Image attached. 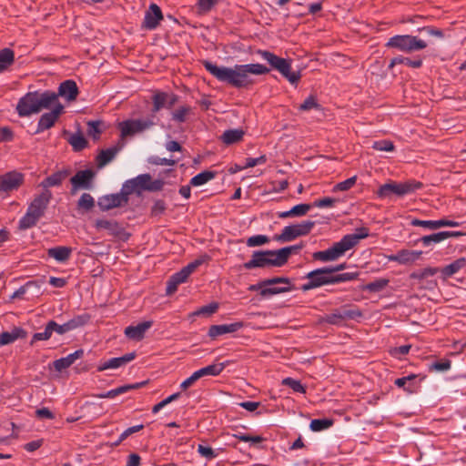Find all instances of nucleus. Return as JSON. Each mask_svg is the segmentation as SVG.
Here are the masks:
<instances>
[{"instance_id":"obj_1","label":"nucleus","mask_w":466,"mask_h":466,"mask_svg":"<svg viewBox=\"0 0 466 466\" xmlns=\"http://www.w3.org/2000/svg\"><path fill=\"white\" fill-rule=\"evenodd\" d=\"M203 65L207 71L218 80L236 87H243L252 84L251 75L258 76L269 72V68L261 64L236 65L234 67H226L205 61Z\"/></svg>"},{"instance_id":"obj_31","label":"nucleus","mask_w":466,"mask_h":466,"mask_svg":"<svg viewBox=\"0 0 466 466\" xmlns=\"http://www.w3.org/2000/svg\"><path fill=\"white\" fill-rule=\"evenodd\" d=\"M187 278H188V276L186 274V272L183 269L173 274L167 283V295L173 294L177 290L178 285L186 282Z\"/></svg>"},{"instance_id":"obj_64","label":"nucleus","mask_w":466,"mask_h":466,"mask_svg":"<svg viewBox=\"0 0 466 466\" xmlns=\"http://www.w3.org/2000/svg\"><path fill=\"white\" fill-rule=\"evenodd\" d=\"M267 161V157L265 155H262L258 157H249V158H247L246 159V162H245V167L246 168H248V167H253L257 165H261V164H264L265 162Z\"/></svg>"},{"instance_id":"obj_7","label":"nucleus","mask_w":466,"mask_h":466,"mask_svg":"<svg viewBox=\"0 0 466 466\" xmlns=\"http://www.w3.org/2000/svg\"><path fill=\"white\" fill-rule=\"evenodd\" d=\"M257 53L263 60L267 61L270 65L271 68L279 71L285 78H287L290 84L295 85L300 79L299 72L291 71L290 60L279 57L267 50H258Z\"/></svg>"},{"instance_id":"obj_57","label":"nucleus","mask_w":466,"mask_h":466,"mask_svg":"<svg viewBox=\"0 0 466 466\" xmlns=\"http://www.w3.org/2000/svg\"><path fill=\"white\" fill-rule=\"evenodd\" d=\"M198 452L204 458L208 459V460H212L214 458H216L218 456V454L215 452V451L209 447V446H205V445H202V444H199L198 446Z\"/></svg>"},{"instance_id":"obj_47","label":"nucleus","mask_w":466,"mask_h":466,"mask_svg":"<svg viewBox=\"0 0 466 466\" xmlns=\"http://www.w3.org/2000/svg\"><path fill=\"white\" fill-rule=\"evenodd\" d=\"M388 284H389V279H376V280H374L372 282L368 283L364 287V289L368 290L370 292H380L383 289H385Z\"/></svg>"},{"instance_id":"obj_15","label":"nucleus","mask_w":466,"mask_h":466,"mask_svg":"<svg viewBox=\"0 0 466 466\" xmlns=\"http://www.w3.org/2000/svg\"><path fill=\"white\" fill-rule=\"evenodd\" d=\"M127 201L128 198L125 197V194H107L98 198L97 206L101 211H108L126 205Z\"/></svg>"},{"instance_id":"obj_30","label":"nucleus","mask_w":466,"mask_h":466,"mask_svg":"<svg viewBox=\"0 0 466 466\" xmlns=\"http://www.w3.org/2000/svg\"><path fill=\"white\" fill-rule=\"evenodd\" d=\"M72 248L65 246L51 248L47 250L48 256L57 262L66 261L70 258Z\"/></svg>"},{"instance_id":"obj_9","label":"nucleus","mask_w":466,"mask_h":466,"mask_svg":"<svg viewBox=\"0 0 466 466\" xmlns=\"http://www.w3.org/2000/svg\"><path fill=\"white\" fill-rule=\"evenodd\" d=\"M387 46L398 48L402 52L410 53L426 48L427 44L417 36L404 35L392 36L388 41Z\"/></svg>"},{"instance_id":"obj_4","label":"nucleus","mask_w":466,"mask_h":466,"mask_svg":"<svg viewBox=\"0 0 466 466\" xmlns=\"http://www.w3.org/2000/svg\"><path fill=\"white\" fill-rule=\"evenodd\" d=\"M359 277L358 272H344L339 274H331L329 267L314 269L306 276L308 282L303 284L304 291L324 285L347 282L356 279Z\"/></svg>"},{"instance_id":"obj_20","label":"nucleus","mask_w":466,"mask_h":466,"mask_svg":"<svg viewBox=\"0 0 466 466\" xmlns=\"http://www.w3.org/2000/svg\"><path fill=\"white\" fill-rule=\"evenodd\" d=\"M95 226L96 229L106 230L107 233L113 237L120 238L125 233L123 227L113 219H96Z\"/></svg>"},{"instance_id":"obj_22","label":"nucleus","mask_w":466,"mask_h":466,"mask_svg":"<svg viewBox=\"0 0 466 466\" xmlns=\"http://www.w3.org/2000/svg\"><path fill=\"white\" fill-rule=\"evenodd\" d=\"M243 326L244 324L241 321L229 324L212 325L208 329V336L211 338H217L227 333H234L241 329Z\"/></svg>"},{"instance_id":"obj_24","label":"nucleus","mask_w":466,"mask_h":466,"mask_svg":"<svg viewBox=\"0 0 466 466\" xmlns=\"http://www.w3.org/2000/svg\"><path fill=\"white\" fill-rule=\"evenodd\" d=\"M411 225L415 227H423L430 229H437L441 227H459L460 223L454 220L440 219V220H420L413 219Z\"/></svg>"},{"instance_id":"obj_56","label":"nucleus","mask_w":466,"mask_h":466,"mask_svg":"<svg viewBox=\"0 0 466 466\" xmlns=\"http://www.w3.org/2000/svg\"><path fill=\"white\" fill-rule=\"evenodd\" d=\"M356 180H357V177L354 176V177H351L342 182H339L338 183L335 187H334V190L335 191H346V190H349L350 188H351L355 183H356Z\"/></svg>"},{"instance_id":"obj_6","label":"nucleus","mask_w":466,"mask_h":466,"mask_svg":"<svg viewBox=\"0 0 466 466\" xmlns=\"http://www.w3.org/2000/svg\"><path fill=\"white\" fill-rule=\"evenodd\" d=\"M288 248L279 250L255 251L249 261L244 264V268L251 269L255 268L280 267L285 264V256Z\"/></svg>"},{"instance_id":"obj_25","label":"nucleus","mask_w":466,"mask_h":466,"mask_svg":"<svg viewBox=\"0 0 466 466\" xmlns=\"http://www.w3.org/2000/svg\"><path fill=\"white\" fill-rule=\"evenodd\" d=\"M132 182L136 185L137 192L142 190H157L161 187L160 181L151 183V177L148 174L138 175L135 178H132Z\"/></svg>"},{"instance_id":"obj_35","label":"nucleus","mask_w":466,"mask_h":466,"mask_svg":"<svg viewBox=\"0 0 466 466\" xmlns=\"http://www.w3.org/2000/svg\"><path fill=\"white\" fill-rule=\"evenodd\" d=\"M66 171H58L51 176L47 177L45 180L40 183V186L46 189L50 187L59 186L62 181L66 177Z\"/></svg>"},{"instance_id":"obj_55","label":"nucleus","mask_w":466,"mask_h":466,"mask_svg":"<svg viewBox=\"0 0 466 466\" xmlns=\"http://www.w3.org/2000/svg\"><path fill=\"white\" fill-rule=\"evenodd\" d=\"M233 437L241 441L250 442L252 444L260 443L263 441L261 436H250L240 432L233 434Z\"/></svg>"},{"instance_id":"obj_63","label":"nucleus","mask_w":466,"mask_h":466,"mask_svg":"<svg viewBox=\"0 0 466 466\" xmlns=\"http://www.w3.org/2000/svg\"><path fill=\"white\" fill-rule=\"evenodd\" d=\"M51 322H52V326L54 329V332L59 334V335H63L66 332L71 331L70 325L68 324L67 321L65 322L64 324H58L54 320H51Z\"/></svg>"},{"instance_id":"obj_27","label":"nucleus","mask_w":466,"mask_h":466,"mask_svg":"<svg viewBox=\"0 0 466 466\" xmlns=\"http://www.w3.org/2000/svg\"><path fill=\"white\" fill-rule=\"evenodd\" d=\"M26 331L19 327H14L10 331H4L0 334V347L11 344L18 339H25Z\"/></svg>"},{"instance_id":"obj_60","label":"nucleus","mask_w":466,"mask_h":466,"mask_svg":"<svg viewBox=\"0 0 466 466\" xmlns=\"http://www.w3.org/2000/svg\"><path fill=\"white\" fill-rule=\"evenodd\" d=\"M218 2V0H198V8L200 13H207Z\"/></svg>"},{"instance_id":"obj_18","label":"nucleus","mask_w":466,"mask_h":466,"mask_svg":"<svg viewBox=\"0 0 466 466\" xmlns=\"http://www.w3.org/2000/svg\"><path fill=\"white\" fill-rule=\"evenodd\" d=\"M23 181V176L17 172H8L0 176V192H8L17 188Z\"/></svg>"},{"instance_id":"obj_36","label":"nucleus","mask_w":466,"mask_h":466,"mask_svg":"<svg viewBox=\"0 0 466 466\" xmlns=\"http://www.w3.org/2000/svg\"><path fill=\"white\" fill-rule=\"evenodd\" d=\"M311 208V205L309 204H299L294 206L288 211H284L279 214V218H290V217H302L306 215Z\"/></svg>"},{"instance_id":"obj_2","label":"nucleus","mask_w":466,"mask_h":466,"mask_svg":"<svg viewBox=\"0 0 466 466\" xmlns=\"http://www.w3.org/2000/svg\"><path fill=\"white\" fill-rule=\"evenodd\" d=\"M368 236L369 230L367 228H358L354 233L345 235L339 241L334 243L329 248L314 252L313 258L322 262L335 261Z\"/></svg>"},{"instance_id":"obj_52","label":"nucleus","mask_w":466,"mask_h":466,"mask_svg":"<svg viewBox=\"0 0 466 466\" xmlns=\"http://www.w3.org/2000/svg\"><path fill=\"white\" fill-rule=\"evenodd\" d=\"M89 320V316L86 314L78 315L68 320V324L70 325L71 330L76 329L79 327L84 326Z\"/></svg>"},{"instance_id":"obj_33","label":"nucleus","mask_w":466,"mask_h":466,"mask_svg":"<svg viewBox=\"0 0 466 466\" xmlns=\"http://www.w3.org/2000/svg\"><path fill=\"white\" fill-rule=\"evenodd\" d=\"M244 135L242 128L228 129L221 135V140L226 145H232L241 141Z\"/></svg>"},{"instance_id":"obj_58","label":"nucleus","mask_w":466,"mask_h":466,"mask_svg":"<svg viewBox=\"0 0 466 466\" xmlns=\"http://www.w3.org/2000/svg\"><path fill=\"white\" fill-rule=\"evenodd\" d=\"M100 123L98 121H89L87 123V134L92 137L94 139H97L101 133L99 128Z\"/></svg>"},{"instance_id":"obj_28","label":"nucleus","mask_w":466,"mask_h":466,"mask_svg":"<svg viewBox=\"0 0 466 466\" xmlns=\"http://www.w3.org/2000/svg\"><path fill=\"white\" fill-rule=\"evenodd\" d=\"M84 354L82 350H77L73 353L68 354L66 357L58 359L54 361V368L56 371H62L70 367L76 360L80 359Z\"/></svg>"},{"instance_id":"obj_44","label":"nucleus","mask_w":466,"mask_h":466,"mask_svg":"<svg viewBox=\"0 0 466 466\" xmlns=\"http://www.w3.org/2000/svg\"><path fill=\"white\" fill-rule=\"evenodd\" d=\"M95 207V199L89 193H84L81 195L77 201L78 209L89 211Z\"/></svg>"},{"instance_id":"obj_23","label":"nucleus","mask_w":466,"mask_h":466,"mask_svg":"<svg viewBox=\"0 0 466 466\" xmlns=\"http://www.w3.org/2000/svg\"><path fill=\"white\" fill-rule=\"evenodd\" d=\"M151 326L152 321L140 322L137 325L127 327L124 333L129 339L138 341L145 337L146 332L151 328Z\"/></svg>"},{"instance_id":"obj_12","label":"nucleus","mask_w":466,"mask_h":466,"mask_svg":"<svg viewBox=\"0 0 466 466\" xmlns=\"http://www.w3.org/2000/svg\"><path fill=\"white\" fill-rule=\"evenodd\" d=\"M265 288L261 289L260 295L268 298L273 295L290 291L292 289L290 281L287 278H272L263 280Z\"/></svg>"},{"instance_id":"obj_38","label":"nucleus","mask_w":466,"mask_h":466,"mask_svg":"<svg viewBox=\"0 0 466 466\" xmlns=\"http://www.w3.org/2000/svg\"><path fill=\"white\" fill-rule=\"evenodd\" d=\"M15 60L14 51L9 48H4L0 51V73L10 66Z\"/></svg>"},{"instance_id":"obj_3","label":"nucleus","mask_w":466,"mask_h":466,"mask_svg":"<svg viewBox=\"0 0 466 466\" xmlns=\"http://www.w3.org/2000/svg\"><path fill=\"white\" fill-rule=\"evenodd\" d=\"M56 100L57 95L53 91L28 92L19 99L16 111L20 116H29L43 109L51 108Z\"/></svg>"},{"instance_id":"obj_10","label":"nucleus","mask_w":466,"mask_h":466,"mask_svg":"<svg viewBox=\"0 0 466 466\" xmlns=\"http://www.w3.org/2000/svg\"><path fill=\"white\" fill-rule=\"evenodd\" d=\"M154 118L155 116H152L147 119H128L120 122L118 129L120 130L121 137H132L150 129L156 124Z\"/></svg>"},{"instance_id":"obj_50","label":"nucleus","mask_w":466,"mask_h":466,"mask_svg":"<svg viewBox=\"0 0 466 466\" xmlns=\"http://www.w3.org/2000/svg\"><path fill=\"white\" fill-rule=\"evenodd\" d=\"M372 148L378 151L391 152L394 150V145L390 140H378L372 144Z\"/></svg>"},{"instance_id":"obj_42","label":"nucleus","mask_w":466,"mask_h":466,"mask_svg":"<svg viewBox=\"0 0 466 466\" xmlns=\"http://www.w3.org/2000/svg\"><path fill=\"white\" fill-rule=\"evenodd\" d=\"M400 64H404V65H406L410 67H413V68H419L421 66L422 61L420 59L412 60L410 58L403 57V56H396V57L392 58L389 66L393 67L395 65H400Z\"/></svg>"},{"instance_id":"obj_62","label":"nucleus","mask_w":466,"mask_h":466,"mask_svg":"<svg viewBox=\"0 0 466 466\" xmlns=\"http://www.w3.org/2000/svg\"><path fill=\"white\" fill-rule=\"evenodd\" d=\"M137 192L136 185L132 182V179L126 181L121 188L120 194H125V197L128 198V195Z\"/></svg>"},{"instance_id":"obj_14","label":"nucleus","mask_w":466,"mask_h":466,"mask_svg":"<svg viewBox=\"0 0 466 466\" xmlns=\"http://www.w3.org/2000/svg\"><path fill=\"white\" fill-rule=\"evenodd\" d=\"M95 173L91 169H85L76 172L70 179L72 184L71 193L75 194L79 189L92 188V182Z\"/></svg>"},{"instance_id":"obj_13","label":"nucleus","mask_w":466,"mask_h":466,"mask_svg":"<svg viewBox=\"0 0 466 466\" xmlns=\"http://www.w3.org/2000/svg\"><path fill=\"white\" fill-rule=\"evenodd\" d=\"M51 111L41 116L35 133H41L52 127L64 110V106L57 99L50 108Z\"/></svg>"},{"instance_id":"obj_19","label":"nucleus","mask_w":466,"mask_h":466,"mask_svg":"<svg viewBox=\"0 0 466 466\" xmlns=\"http://www.w3.org/2000/svg\"><path fill=\"white\" fill-rule=\"evenodd\" d=\"M135 357H136L135 352H130V353H127L121 357L109 359L107 360L101 362L97 367V370L103 371L106 370L118 369L120 367L125 366L127 363L130 362L131 360H133L135 359Z\"/></svg>"},{"instance_id":"obj_40","label":"nucleus","mask_w":466,"mask_h":466,"mask_svg":"<svg viewBox=\"0 0 466 466\" xmlns=\"http://www.w3.org/2000/svg\"><path fill=\"white\" fill-rule=\"evenodd\" d=\"M215 177V172L203 171L194 176L190 180V185L193 187H199L205 185Z\"/></svg>"},{"instance_id":"obj_11","label":"nucleus","mask_w":466,"mask_h":466,"mask_svg":"<svg viewBox=\"0 0 466 466\" xmlns=\"http://www.w3.org/2000/svg\"><path fill=\"white\" fill-rule=\"evenodd\" d=\"M315 225L314 221L305 220L300 223L286 226L276 239L281 242L292 241L298 237L308 235Z\"/></svg>"},{"instance_id":"obj_26","label":"nucleus","mask_w":466,"mask_h":466,"mask_svg":"<svg viewBox=\"0 0 466 466\" xmlns=\"http://www.w3.org/2000/svg\"><path fill=\"white\" fill-rule=\"evenodd\" d=\"M78 88L75 81L66 80L62 82L58 87L57 97L60 96L65 97L67 101H73L76 98Z\"/></svg>"},{"instance_id":"obj_16","label":"nucleus","mask_w":466,"mask_h":466,"mask_svg":"<svg viewBox=\"0 0 466 466\" xmlns=\"http://www.w3.org/2000/svg\"><path fill=\"white\" fill-rule=\"evenodd\" d=\"M161 20H163V14L160 7L157 4H151L145 13L142 28L154 30Z\"/></svg>"},{"instance_id":"obj_51","label":"nucleus","mask_w":466,"mask_h":466,"mask_svg":"<svg viewBox=\"0 0 466 466\" xmlns=\"http://www.w3.org/2000/svg\"><path fill=\"white\" fill-rule=\"evenodd\" d=\"M282 384L291 388L295 392L305 393V387L298 380L292 378H285Z\"/></svg>"},{"instance_id":"obj_61","label":"nucleus","mask_w":466,"mask_h":466,"mask_svg":"<svg viewBox=\"0 0 466 466\" xmlns=\"http://www.w3.org/2000/svg\"><path fill=\"white\" fill-rule=\"evenodd\" d=\"M319 109V105L317 103L316 99L314 98V96H309L300 106H299V109L300 110H303V111H308V110H310V109Z\"/></svg>"},{"instance_id":"obj_49","label":"nucleus","mask_w":466,"mask_h":466,"mask_svg":"<svg viewBox=\"0 0 466 466\" xmlns=\"http://www.w3.org/2000/svg\"><path fill=\"white\" fill-rule=\"evenodd\" d=\"M444 240H446V238L443 231L434 233L429 236H424L420 238L421 243L426 247L431 246L433 243H440Z\"/></svg>"},{"instance_id":"obj_41","label":"nucleus","mask_w":466,"mask_h":466,"mask_svg":"<svg viewBox=\"0 0 466 466\" xmlns=\"http://www.w3.org/2000/svg\"><path fill=\"white\" fill-rule=\"evenodd\" d=\"M137 387V384L136 385H125L118 387L116 389L110 390L108 391L97 394L96 397L100 399H113L122 393L127 392V390L131 389H135Z\"/></svg>"},{"instance_id":"obj_54","label":"nucleus","mask_w":466,"mask_h":466,"mask_svg":"<svg viewBox=\"0 0 466 466\" xmlns=\"http://www.w3.org/2000/svg\"><path fill=\"white\" fill-rule=\"evenodd\" d=\"M268 242V238L265 235H255L252 237H249L247 239V246L248 247H258L262 246Z\"/></svg>"},{"instance_id":"obj_43","label":"nucleus","mask_w":466,"mask_h":466,"mask_svg":"<svg viewBox=\"0 0 466 466\" xmlns=\"http://www.w3.org/2000/svg\"><path fill=\"white\" fill-rule=\"evenodd\" d=\"M333 425V420L331 419H315L310 421L309 429L312 431H321L328 430Z\"/></svg>"},{"instance_id":"obj_59","label":"nucleus","mask_w":466,"mask_h":466,"mask_svg":"<svg viewBox=\"0 0 466 466\" xmlns=\"http://www.w3.org/2000/svg\"><path fill=\"white\" fill-rule=\"evenodd\" d=\"M218 309V303H210L208 305H206L202 308H200L198 310L195 311L193 315L198 316V315H211L217 311Z\"/></svg>"},{"instance_id":"obj_53","label":"nucleus","mask_w":466,"mask_h":466,"mask_svg":"<svg viewBox=\"0 0 466 466\" xmlns=\"http://www.w3.org/2000/svg\"><path fill=\"white\" fill-rule=\"evenodd\" d=\"M451 360H441L431 364L430 370H435L438 372H444L451 369Z\"/></svg>"},{"instance_id":"obj_8","label":"nucleus","mask_w":466,"mask_h":466,"mask_svg":"<svg viewBox=\"0 0 466 466\" xmlns=\"http://www.w3.org/2000/svg\"><path fill=\"white\" fill-rule=\"evenodd\" d=\"M422 184L415 180H408L403 183L389 182L381 185L377 195L380 198H390L392 195L403 197L420 189Z\"/></svg>"},{"instance_id":"obj_39","label":"nucleus","mask_w":466,"mask_h":466,"mask_svg":"<svg viewBox=\"0 0 466 466\" xmlns=\"http://www.w3.org/2000/svg\"><path fill=\"white\" fill-rule=\"evenodd\" d=\"M466 264L465 258H459L452 263L447 265L441 269V273L445 278L451 277L453 274L457 273L461 268H463Z\"/></svg>"},{"instance_id":"obj_5","label":"nucleus","mask_w":466,"mask_h":466,"mask_svg":"<svg viewBox=\"0 0 466 466\" xmlns=\"http://www.w3.org/2000/svg\"><path fill=\"white\" fill-rule=\"evenodd\" d=\"M51 198L52 193L48 189L36 196L28 207L25 216L19 220V228L27 229L34 227L44 215Z\"/></svg>"},{"instance_id":"obj_46","label":"nucleus","mask_w":466,"mask_h":466,"mask_svg":"<svg viewBox=\"0 0 466 466\" xmlns=\"http://www.w3.org/2000/svg\"><path fill=\"white\" fill-rule=\"evenodd\" d=\"M54 333V329L51 320L47 322L43 332H36L33 335L31 344H34L37 340H47L51 338Z\"/></svg>"},{"instance_id":"obj_34","label":"nucleus","mask_w":466,"mask_h":466,"mask_svg":"<svg viewBox=\"0 0 466 466\" xmlns=\"http://www.w3.org/2000/svg\"><path fill=\"white\" fill-rule=\"evenodd\" d=\"M45 284V279H39L33 281L26 282L24 286L20 287L17 290L14 292L12 295V299L21 298L25 295L30 289L35 288L36 292L39 293L42 286Z\"/></svg>"},{"instance_id":"obj_48","label":"nucleus","mask_w":466,"mask_h":466,"mask_svg":"<svg viewBox=\"0 0 466 466\" xmlns=\"http://www.w3.org/2000/svg\"><path fill=\"white\" fill-rule=\"evenodd\" d=\"M168 99V95L167 93H157L153 96V113L158 112L162 107H164Z\"/></svg>"},{"instance_id":"obj_32","label":"nucleus","mask_w":466,"mask_h":466,"mask_svg":"<svg viewBox=\"0 0 466 466\" xmlns=\"http://www.w3.org/2000/svg\"><path fill=\"white\" fill-rule=\"evenodd\" d=\"M228 365V362L215 363L207 367L201 368L195 371L198 379L206 376H218Z\"/></svg>"},{"instance_id":"obj_21","label":"nucleus","mask_w":466,"mask_h":466,"mask_svg":"<svg viewBox=\"0 0 466 466\" xmlns=\"http://www.w3.org/2000/svg\"><path fill=\"white\" fill-rule=\"evenodd\" d=\"M421 254V251L401 249L398 251L396 254L390 255L387 258L388 260L395 261L400 264H410L418 260Z\"/></svg>"},{"instance_id":"obj_37","label":"nucleus","mask_w":466,"mask_h":466,"mask_svg":"<svg viewBox=\"0 0 466 466\" xmlns=\"http://www.w3.org/2000/svg\"><path fill=\"white\" fill-rule=\"evenodd\" d=\"M193 112V109L189 106H181L177 109L174 110L171 114L172 120L177 123H184L187 120L188 116Z\"/></svg>"},{"instance_id":"obj_45","label":"nucleus","mask_w":466,"mask_h":466,"mask_svg":"<svg viewBox=\"0 0 466 466\" xmlns=\"http://www.w3.org/2000/svg\"><path fill=\"white\" fill-rule=\"evenodd\" d=\"M69 144L73 147L74 150L80 151L86 147V140L80 133H75L70 136L68 139Z\"/></svg>"},{"instance_id":"obj_17","label":"nucleus","mask_w":466,"mask_h":466,"mask_svg":"<svg viewBox=\"0 0 466 466\" xmlns=\"http://www.w3.org/2000/svg\"><path fill=\"white\" fill-rule=\"evenodd\" d=\"M361 316V312L358 309H336L332 313L326 315L323 321L329 324L337 325L345 319H353Z\"/></svg>"},{"instance_id":"obj_29","label":"nucleus","mask_w":466,"mask_h":466,"mask_svg":"<svg viewBox=\"0 0 466 466\" xmlns=\"http://www.w3.org/2000/svg\"><path fill=\"white\" fill-rule=\"evenodd\" d=\"M121 147L114 146L109 148L102 150L96 157L97 166L103 167L112 161L116 154L120 151Z\"/></svg>"}]
</instances>
